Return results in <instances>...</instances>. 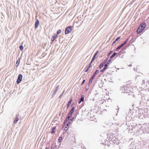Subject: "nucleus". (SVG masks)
<instances>
[{
	"label": "nucleus",
	"mask_w": 149,
	"mask_h": 149,
	"mask_svg": "<svg viewBox=\"0 0 149 149\" xmlns=\"http://www.w3.org/2000/svg\"><path fill=\"white\" fill-rule=\"evenodd\" d=\"M146 27V23L145 22H142L139 26L136 33L138 34H140L145 29Z\"/></svg>",
	"instance_id": "f257e3e1"
},
{
	"label": "nucleus",
	"mask_w": 149,
	"mask_h": 149,
	"mask_svg": "<svg viewBox=\"0 0 149 149\" xmlns=\"http://www.w3.org/2000/svg\"><path fill=\"white\" fill-rule=\"evenodd\" d=\"M73 104H74L73 103L71 105V106H72V108L70 110V112L67 116V119H68L69 118H70V117L72 116V113L74 111L75 107H74L72 106L73 105Z\"/></svg>",
	"instance_id": "f03ea898"
},
{
	"label": "nucleus",
	"mask_w": 149,
	"mask_h": 149,
	"mask_svg": "<svg viewBox=\"0 0 149 149\" xmlns=\"http://www.w3.org/2000/svg\"><path fill=\"white\" fill-rule=\"evenodd\" d=\"M72 30V27L70 26L67 27L65 30V34L67 35L70 33Z\"/></svg>",
	"instance_id": "7ed1b4c3"
},
{
	"label": "nucleus",
	"mask_w": 149,
	"mask_h": 149,
	"mask_svg": "<svg viewBox=\"0 0 149 149\" xmlns=\"http://www.w3.org/2000/svg\"><path fill=\"white\" fill-rule=\"evenodd\" d=\"M93 113L92 114L91 112H88L87 114V116L88 118H89L91 120H93V118H94L95 116L93 114Z\"/></svg>",
	"instance_id": "20e7f679"
},
{
	"label": "nucleus",
	"mask_w": 149,
	"mask_h": 149,
	"mask_svg": "<svg viewBox=\"0 0 149 149\" xmlns=\"http://www.w3.org/2000/svg\"><path fill=\"white\" fill-rule=\"evenodd\" d=\"M22 75L21 74H20L18 75V78L16 81L17 84H19L21 82L22 79Z\"/></svg>",
	"instance_id": "39448f33"
},
{
	"label": "nucleus",
	"mask_w": 149,
	"mask_h": 149,
	"mask_svg": "<svg viewBox=\"0 0 149 149\" xmlns=\"http://www.w3.org/2000/svg\"><path fill=\"white\" fill-rule=\"evenodd\" d=\"M19 117L18 113L16 114L15 120L13 121V124H16L17 123L19 120Z\"/></svg>",
	"instance_id": "423d86ee"
},
{
	"label": "nucleus",
	"mask_w": 149,
	"mask_h": 149,
	"mask_svg": "<svg viewBox=\"0 0 149 149\" xmlns=\"http://www.w3.org/2000/svg\"><path fill=\"white\" fill-rule=\"evenodd\" d=\"M111 142L110 143L113 144L115 143V142L118 141V139L115 137H114L113 135H111Z\"/></svg>",
	"instance_id": "0eeeda50"
},
{
	"label": "nucleus",
	"mask_w": 149,
	"mask_h": 149,
	"mask_svg": "<svg viewBox=\"0 0 149 149\" xmlns=\"http://www.w3.org/2000/svg\"><path fill=\"white\" fill-rule=\"evenodd\" d=\"M59 87L60 86L58 85L56 87L55 89L54 90V92L53 93L52 95V97H53L56 93L58 91V90Z\"/></svg>",
	"instance_id": "6e6552de"
},
{
	"label": "nucleus",
	"mask_w": 149,
	"mask_h": 149,
	"mask_svg": "<svg viewBox=\"0 0 149 149\" xmlns=\"http://www.w3.org/2000/svg\"><path fill=\"white\" fill-rule=\"evenodd\" d=\"M84 96L83 95H82L81 96V98L79 99L78 102V103L79 104L81 102H83L84 101Z\"/></svg>",
	"instance_id": "1a4fd4ad"
},
{
	"label": "nucleus",
	"mask_w": 149,
	"mask_h": 149,
	"mask_svg": "<svg viewBox=\"0 0 149 149\" xmlns=\"http://www.w3.org/2000/svg\"><path fill=\"white\" fill-rule=\"evenodd\" d=\"M92 63H93V62H92V61H91V62H90V64L88 65V67L87 68H85V71L84 72H87L88 71V70L89 69L92 67L91 64Z\"/></svg>",
	"instance_id": "9d476101"
},
{
	"label": "nucleus",
	"mask_w": 149,
	"mask_h": 149,
	"mask_svg": "<svg viewBox=\"0 0 149 149\" xmlns=\"http://www.w3.org/2000/svg\"><path fill=\"white\" fill-rule=\"evenodd\" d=\"M141 129L143 131H148V127H147L146 125H144L141 127Z\"/></svg>",
	"instance_id": "9b49d317"
},
{
	"label": "nucleus",
	"mask_w": 149,
	"mask_h": 149,
	"mask_svg": "<svg viewBox=\"0 0 149 149\" xmlns=\"http://www.w3.org/2000/svg\"><path fill=\"white\" fill-rule=\"evenodd\" d=\"M111 60H109L107 62L105 63V64L104 65V67L106 69H107L108 68V66L109 64L111 62Z\"/></svg>",
	"instance_id": "f8f14e48"
},
{
	"label": "nucleus",
	"mask_w": 149,
	"mask_h": 149,
	"mask_svg": "<svg viewBox=\"0 0 149 149\" xmlns=\"http://www.w3.org/2000/svg\"><path fill=\"white\" fill-rule=\"evenodd\" d=\"M99 51L97 50L96 51V52L95 53L91 60V61H92V62H93V61L95 60L96 56L97 55Z\"/></svg>",
	"instance_id": "ddd939ff"
},
{
	"label": "nucleus",
	"mask_w": 149,
	"mask_h": 149,
	"mask_svg": "<svg viewBox=\"0 0 149 149\" xmlns=\"http://www.w3.org/2000/svg\"><path fill=\"white\" fill-rule=\"evenodd\" d=\"M72 98L71 97L70 100H69V101L68 102V104H67V109H68L70 106V104H71L72 101Z\"/></svg>",
	"instance_id": "4468645a"
},
{
	"label": "nucleus",
	"mask_w": 149,
	"mask_h": 149,
	"mask_svg": "<svg viewBox=\"0 0 149 149\" xmlns=\"http://www.w3.org/2000/svg\"><path fill=\"white\" fill-rule=\"evenodd\" d=\"M127 86H123V87H121V89L122 90H123L124 91H122V92L123 93H127V92L126 90V89H127Z\"/></svg>",
	"instance_id": "2eb2a0df"
},
{
	"label": "nucleus",
	"mask_w": 149,
	"mask_h": 149,
	"mask_svg": "<svg viewBox=\"0 0 149 149\" xmlns=\"http://www.w3.org/2000/svg\"><path fill=\"white\" fill-rule=\"evenodd\" d=\"M56 127L54 126L52 127V130L51 132H50V133H51L52 134H53L56 131L55 130L56 129Z\"/></svg>",
	"instance_id": "dca6fc26"
},
{
	"label": "nucleus",
	"mask_w": 149,
	"mask_h": 149,
	"mask_svg": "<svg viewBox=\"0 0 149 149\" xmlns=\"http://www.w3.org/2000/svg\"><path fill=\"white\" fill-rule=\"evenodd\" d=\"M120 37H118L116 38L113 42L112 45H113L117 41L119 40L120 39Z\"/></svg>",
	"instance_id": "f3484780"
},
{
	"label": "nucleus",
	"mask_w": 149,
	"mask_h": 149,
	"mask_svg": "<svg viewBox=\"0 0 149 149\" xmlns=\"http://www.w3.org/2000/svg\"><path fill=\"white\" fill-rule=\"evenodd\" d=\"M117 54L118 53L116 52H114L110 57L109 60H111V59Z\"/></svg>",
	"instance_id": "a211bd4d"
},
{
	"label": "nucleus",
	"mask_w": 149,
	"mask_h": 149,
	"mask_svg": "<svg viewBox=\"0 0 149 149\" xmlns=\"http://www.w3.org/2000/svg\"><path fill=\"white\" fill-rule=\"evenodd\" d=\"M145 103L143 101H140L139 103V106L141 107L144 106Z\"/></svg>",
	"instance_id": "6ab92c4d"
},
{
	"label": "nucleus",
	"mask_w": 149,
	"mask_h": 149,
	"mask_svg": "<svg viewBox=\"0 0 149 149\" xmlns=\"http://www.w3.org/2000/svg\"><path fill=\"white\" fill-rule=\"evenodd\" d=\"M72 123V122H71V121H68V123L66 124V125L65 127V128H67Z\"/></svg>",
	"instance_id": "aec40b11"
},
{
	"label": "nucleus",
	"mask_w": 149,
	"mask_h": 149,
	"mask_svg": "<svg viewBox=\"0 0 149 149\" xmlns=\"http://www.w3.org/2000/svg\"><path fill=\"white\" fill-rule=\"evenodd\" d=\"M124 45H123V44L122 43L120 45L118 46L117 47L116 49V50H118L120 49V48L124 46Z\"/></svg>",
	"instance_id": "412c9836"
},
{
	"label": "nucleus",
	"mask_w": 149,
	"mask_h": 149,
	"mask_svg": "<svg viewBox=\"0 0 149 149\" xmlns=\"http://www.w3.org/2000/svg\"><path fill=\"white\" fill-rule=\"evenodd\" d=\"M132 127L134 129H136L138 127L139 125L137 124H134L133 125H132Z\"/></svg>",
	"instance_id": "4be33fe9"
},
{
	"label": "nucleus",
	"mask_w": 149,
	"mask_h": 149,
	"mask_svg": "<svg viewBox=\"0 0 149 149\" xmlns=\"http://www.w3.org/2000/svg\"><path fill=\"white\" fill-rule=\"evenodd\" d=\"M36 21L35 23V28L36 29L37 28V12H36Z\"/></svg>",
	"instance_id": "5701e85b"
},
{
	"label": "nucleus",
	"mask_w": 149,
	"mask_h": 149,
	"mask_svg": "<svg viewBox=\"0 0 149 149\" xmlns=\"http://www.w3.org/2000/svg\"><path fill=\"white\" fill-rule=\"evenodd\" d=\"M20 60V59L19 58H18L17 60L16 63L15 64L16 66L17 67L19 64Z\"/></svg>",
	"instance_id": "b1692460"
},
{
	"label": "nucleus",
	"mask_w": 149,
	"mask_h": 149,
	"mask_svg": "<svg viewBox=\"0 0 149 149\" xmlns=\"http://www.w3.org/2000/svg\"><path fill=\"white\" fill-rule=\"evenodd\" d=\"M111 136H110V137H109V136H108V137L106 139V140L108 142H111Z\"/></svg>",
	"instance_id": "393cba45"
},
{
	"label": "nucleus",
	"mask_w": 149,
	"mask_h": 149,
	"mask_svg": "<svg viewBox=\"0 0 149 149\" xmlns=\"http://www.w3.org/2000/svg\"><path fill=\"white\" fill-rule=\"evenodd\" d=\"M70 118H69L68 119H67V117L65 119V120L64 121V123L63 124V127L64 126H65V125L66 123L68 121Z\"/></svg>",
	"instance_id": "a878e982"
},
{
	"label": "nucleus",
	"mask_w": 149,
	"mask_h": 149,
	"mask_svg": "<svg viewBox=\"0 0 149 149\" xmlns=\"http://www.w3.org/2000/svg\"><path fill=\"white\" fill-rule=\"evenodd\" d=\"M95 77L93 75L92 77L90 79L89 81V83H91L93 81V80L95 78Z\"/></svg>",
	"instance_id": "bb28decb"
},
{
	"label": "nucleus",
	"mask_w": 149,
	"mask_h": 149,
	"mask_svg": "<svg viewBox=\"0 0 149 149\" xmlns=\"http://www.w3.org/2000/svg\"><path fill=\"white\" fill-rule=\"evenodd\" d=\"M99 70H97L95 71L93 75L95 77V76L99 73Z\"/></svg>",
	"instance_id": "cd10ccee"
},
{
	"label": "nucleus",
	"mask_w": 149,
	"mask_h": 149,
	"mask_svg": "<svg viewBox=\"0 0 149 149\" xmlns=\"http://www.w3.org/2000/svg\"><path fill=\"white\" fill-rule=\"evenodd\" d=\"M56 148V145H55L53 143L52 145L51 148V149H55Z\"/></svg>",
	"instance_id": "c85d7f7f"
},
{
	"label": "nucleus",
	"mask_w": 149,
	"mask_h": 149,
	"mask_svg": "<svg viewBox=\"0 0 149 149\" xmlns=\"http://www.w3.org/2000/svg\"><path fill=\"white\" fill-rule=\"evenodd\" d=\"M104 64L103 63H101L99 67V69H101L103 67Z\"/></svg>",
	"instance_id": "c756f323"
},
{
	"label": "nucleus",
	"mask_w": 149,
	"mask_h": 149,
	"mask_svg": "<svg viewBox=\"0 0 149 149\" xmlns=\"http://www.w3.org/2000/svg\"><path fill=\"white\" fill-rule=\"evenodd\" d=\"M63 137L62 136H60L58 139V142L60 143L61 142L62 140Z\"/></svg>",
	"instance_id": "7c9ffc66"
},
{
	"label": "nucleus",
	"mask_w": 149,
	"mask_h": 149,
	"mask_svg": "<svg viewBox=\"0 0 149 149\" xmlns=\"http://www.w3.org/2000/svg\"><path fill=\"white\" fill-rule=\"evenodd\" d=\"M109 57H107L102 63L104 64H105L108 61H107L109 59Z\"/></svg>",
	"instance_id": "2f4dec72"
},
{
	"label": "nucleus",
	"mask_w": 149,
	"mask_h": 149,
	"mask_svg": "<svg viewBox=\"0 0 149 149\" xmlns=\"http://www.w3.org/2000/svg\"><path fill=\"white\" fill-rule=\"evenodd\" d=\"M74 118V117L71 116V117H70V119L68 120V121H70L71 122H72V121L73 120Z\"/></svg>",
	"instance_id": "473e14b6"
},
{
	"label": "nucleus",
	"mask_w": 149,
	"mask_h": 149,
	"mask_svg": "<svg viewBox=\"0 0 149 149\" xmlns=\"http://www.w3.org/2000/svg\"><path fill=\"white\" fill-rule=\"evenodd\" d=\"M19 48L21 51H22L23 50V47L22 45H21L19 46Z\"/></svg>",
	"instance_id": "72a5a7b5"
},
{
	"label": "nucleus",
	"mask_w": 149,
	"mask_h": 149,
	"mask_svg": "<svg viewBox=\"0 0 149 149\" xmlns=\"http://www.w3.org/2000/svg\"><path fill=\"white\" fill-rule=\"evenodd\" d=\"M122 52V50L120 52L118 53V55L119 56H120V55H121V54H123V53L125 52H124V51H123Z\"/></svg>",
	"instance_id": "f704fd0d"
},
{
	"label": "nucleus",
	"mask_w": 149,
	"mask_h": 149,
	"mask_svg": "<svg viewBox=\"0 0 149 149\" xmlns=\"http://www.w3.org/2000/svg\"><path fill=\"white\" fill-rule=\"evenodd\" d=\"M113 51L112 50L110 51V52L107 54L108 56L109 57V56H110V55L111 54L113 53Z\"/></svg>",
	"instance_id": "c9c22d12"
},
{
	"label": "nucleus",
	"mask_w": 149,
	"mask_h": 149,
	"mask_svg": "<svg viewBox=\"0 0 149 149\" xmlns=\"http://www.w3.org/2000/svg\"><path fill=\"white\" fill-rule=\"evenodd\" d=\"M129 39H126L123 43H122L123 44V45H125Z\"/></svg>",
	"instance_id": "e433bc0d"
},
{
	"label": "nucleus",
	"mask_w": 149,
	"mask_h": 149,
	"mask_svg": "<svg viewBox=\"0 0 149 149\" xmlns=\"http://www.w3.org/2000/svg\"><path fill=\"white\" fill-rule=\"evenodd\" d=\"M129 39H126L123 43H122L123 44V45H125Z\"/></svg>",
	"instance_id": "4c0bfd02"
},
{
	"label": "nucleus",
	"mask_w": 149,
	"mask_h": 149,
	"mask_svg": "<svg viewBox=\"0 0 149 149\" xmlns=\"http://www.w3.org/2000/svg\"><path fill=\"white\" fill-rule=\"evenodd\" d=\"M106 70H107V69H106L105 68H104V67L103 68L102 70H100V71L101 72H104Z\"/></svg>",
	"instance_id": "58836bf2"
},
{
	"label": "nucleus",
	"mask_w": 149,
	"mask_h": 149,
	"mask_svg": "<svg viewBox=\"0 0 149 149\" xmlns=\"http://www.w3.org/2000/svg\"><path fill=\"white\" fill-rule=\"evenodd\" d=\"M146 86L149 88V81H147L146 83Z\"/></svg>",
	"instance_id": "ea45409f"
},
{
	"label": "nucleus",
	"mask_w": 149,
	"mask_h": 149,
	"mask_svg": "<svg viewBox=\"0 0 149 149\" xmlns=\"http://www.w3.org/2000/svg\"><path fill=\"white\" fill-rule=\"evenodd\" d=\"M61 32V30L60 29H59L57 31V34H60Z\"/></svg>",
	"instance_id": "a19ab883"
},
{
	"label": "nucleus",
	"mask_w": 149,
	"mask_h": 149,
	"mask_svg": "<svg viewBox=\"0 0 149 149\" xmlns=\"http://www.w3.org/2000/svg\"><path fill=\"white\" fill-rule=\"evenodd\" d=\"M68 127L67 128H66V129H65V128H64V132H63V133H65L66 131H67V130H68Z\"/></svg>",
	"instance_id": "79ce46f5"
},
{
	"label": "nucleus",
	"mask_w": 149,
	"mask_h": 149,
	"mask_svg": "<svg viewBox=\"0 0 149 149\" xmlns=\"http://www.w3.org/2000/svg\"><path fill=\"white\" fill-rule=\"evenodd\" d=\"M52 38L55 40L56 38V37L54 35L52 36Z\"/></svg>",
	"instance_id": "37998d69"
},
{
	"label": "nucleus",
	"mask_w": 149,
	"mask_h": 149,
	"mask_svg": "<svg viewBox=\"0 0 149 149\" xmlns=\"http://www.w3.org/2000/svg\"><path fill=\"white\" fill-rule=\"evenodd\" d=\"M85 74H83V79L84 78V77L85 78H87V75H86L85 76Z\"/></svg>",
	"instance_id": "c03bdc74"
},
{
	"label": "nucleus",
	"mask_w": 149,
	"mask_h": 149,
	"mask_svg": "<svg viewBox=\"0 0 149 149\" xmlns=\"http://www.w3.org/2000/svg\"><path fill=\"white\" fill-rule=\"evenodd\" d=\"M85 81V79H84L82 81V82L81 84V85L82 86L83 84Z\"/></svg>",
	"instance_id": "a18cd8bd"
},
{
	"label": "nucleus",
	"mask_w": 149,
	"mask_h": 149,
	"mask_svg": "<svg viewBox=\"0 0 149 149\" xmlns=\"http://www.w3.org/2000/svg\"><path fill=\"white\" fill-rule=\"evenodd\" d=\"M55 40V39H52H52H51V41H52V42H53ZM52 43H53V42H52V43L51 42V44H52Z\"/></svg>",
	"instance_id": "49530a36"
},
{
	"label": "nucleus",
	"mask_w": 149,
	"mask_h": 149,
	"mask_svg": "<svg viewBox=\"0 0 149 149\" xmlns=\"http://www.w3.org/2000/svg\"><path fill=\"white\" fill-rule=\"evenodd\" d=\"M133 147L132 148V149H135L136 148L135 146V145H133Z\"/></svg>",
	"instance_id": "de8ad7c7"
},
{
	"label": "nucleus",
	"mask_w": 149,
	"mask_h": 149,
	"mask_svg": "<svg viewBox=\"0 0 149 149\" xmlns=\"http://www.w3.org/2000/svg\"><path fill=\"white\" fill-rule=\"evenodd\" d=\"M128 46H125V47L124 48V49H126L127 47Z\"/></svg>",
	"instance_id": "09e8293b"
},
{
	"label": "nucleus",
	"mask_w": 149,
	"mask_h": 149,
	"mask_svg": "<svg viewBox=\"0 0 149 149\" xmlns=\"http://www.w3.org/2000/svg\"><path fill=\"white\" fill-rule=\"evenodd\" d=\"M64 92H63L62 94H61L59 97V98H60L61 97V96H62L63 94V93Z\"/></svg>",
	"instance_id": "8fccbe9b"
},
{
	"label": "nucleus",
	"mask_w": 149,
	"mask_h": 149,
	"mask_svg": "<svg viewBox=\"0 0 149 149\" xmlns=\"http://www.w3.org/2000/svg\"><path fill=\"white\" fill-rule=\"evenodd\" d=\"M58 34H57V33H56L55 35H54L56 37H57V36L58 35Z\"/></svg>",
	"instance_id": "3c124183"
},
{
	"label": "nucleus",
	"mask_w": 149,
	"mask_h": 149,
	"mask_svg": "<svg viewBox=\"0 0 149 149\" xmlns=\"http://www.w3.org/2000/svg\"><path fill=\"white\" fill-rule=\"evenodd\" d=\"M133 145L132 144H130V146L131 147L130 148V149H131V147Z\"/></svg>",
	"instance_id": "603ef678"
},
{
	"label": "nucleus",
	"mask_w": 149,
	"mask_h": 149,
	"mask_svg": "<svg viewBox=\"0 0 149 149\" xmlns=\"http://www.w3.org/2000/svg\"><path fill=\"white\" fill-rule=\"evenodd\" d=\"M45 149H49V147H46Z\"/></svg>",
	"instance_id": "864d4df0"
},
{
	"label": "nucleus",
	"mask_w": 149,
	"mask_h": 149,
	"mask_svg": "<svg viewBox=\"0 0 149 149\" xmlns=\"http://www.w3.org/2000/svg\"><path fill=\"white\" fill-rule=\"evenodd\" d=\"M91 83H89V82H88V87L89 86H90V84H91Z\"/></svg>",
	"instance_id": "5fc2aeb1"
},
{
	"label": "nucleus",
	"mask_w": 149,
	"mask_h": 149,
	"mask_svg": "<svg viewBox=\"0 0 149 149\" xmlns=\"http://www.w3.org/2000/svg\"><path fill=\"white\" fill-rule=\"evenodd\" d=\"M39 24V20H38V26Z\"/></svg>",
	"instance_id": "6e6d98bb"
},
{
	"label": "nucleus",
	"mask_w": 149,
	"mask_h": 149,
	"mask_svg": "<svg viewBox=\"0 0 149 149\" xmlns=\"http://www.w3.org/2000/svg\"><path fill=\"white\" fill-rule=\"evenodd\" d=\"M129 66L130 67H131V66H132V65L131 64L130 65H129Z\"/></svg>",
	"instance_id": "4d7b16f0"
},
{
	"label": "nucleus",
	"mask_w": 149,
	"mask_h": 149,
	"mask_svg": "<svg viewBox=\"0 0 149 149\" xmlns=\"http://www.w3.org/2000/svg\"><path fill=\"white\" fill-rule=\"evenodd\" d=\"M147 131L148 132V133H149V127H148V131Z\"/></svg>",
	"instance_id": "13d9d810"
},
{
	"label": "nucleus",
	"mask_w": 149,
	"mask_h": 149,
	"mask_svg": "<svg viewBox=\"0 0 149 149\" xmlns=\"http://www.w3.org/2000/svg\"><path fill=\"white\" fill-rule=\"evenodd\" d=\"M142 82H143L142 84H143V83H144V80Z\"/></svg>",
	"instance_id": "bf43d9fd"
},
{
	"label": "nucleus",
	"mask_w": 149,
	"mask_h": 149,
	"mask_svg": "<svg viewBox=\"0 0 149 149\" xmlns=\"http://www.w3.org/2000/svg\"><path fill=\"white\" fill-rule=\"evenodd\" d=\"M117 107L118 108V109L117 110H119V108L118 107V106H117Z\"/></svg>",
	"instance_id": "052dcab7"
},
{
	"label": "nucleus",
	"mask_w": 149,
	"mask_h": 149,
	"mask_svg": "<svg viewBox=\"0 0 149 149\" xmlns=\"http://www.w3.org/2000/svg\"><path fill=\"white\" fill-rule=\"evenodd\" d=\"M116 69L118 70L119 69V68H117Z\"/></svg>",
	"instance_id": "680f3d73"
},
{
	"label": "nucleus",
	"mask_w": 149,
	"mask_h": 149,
	"mask_svg": "<svg viewBox=\"0 0 149 149\" xmlns=\"http://www.w3.org/2000/svg\"><path fill=\"white\" fill-rule=\"evenodd\" d=\"M147 100L149 101V99H148Z\"/></svg>",
	"instance_id": "e2e57ef3"
},
{
	"label": "nucleus",
	"mask_w": 149,
	"mask_h": 149,
	"mask_svg": "<svg viewBox=\"0 0 149 149\" xmlns=\"http://www.w3.org/2000/svg\"><path fill=\"white\" fill-rule=\"evenodd\" d=\"M37 55V54H36V55Z\"/></svg>",
	"instance_id": "0e129e2a"
},
{
	"label": "nucleus",
	"mask_w": 149,
	"mask_h": 149,
	"mask_svg": "<svg viewBox=\"0 0 149 149\" xmlns=\"http://www.w3.org/2000/svg\"><path fill=\"white\" fill-rule=\"evenodd\" d=\"M148 9H149V8H148Z\"/></svg>",
	"instance_id": "69168bd1"
}]
</instances>
